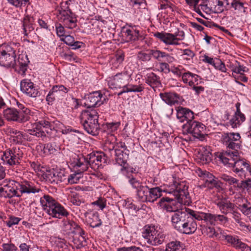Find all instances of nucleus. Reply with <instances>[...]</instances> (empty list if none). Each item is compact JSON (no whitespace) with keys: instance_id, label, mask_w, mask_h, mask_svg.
<instances>
[{"instance_id":"nucleus-3","label":"nucleus","mask_w":251,"mask_h":251,"mask_svg":"<svg viewBox=\"0 0 251 251\" xmlns=\"http://www.w3.org/2000/svg\"><path fill=\"white\" fill-rule=\"evenodd\" d=\"M17 105L19 111L12 108H8L3 111L5 118L9 121H16L19 123H24L28 121L30 119V110L20 102L17 101Z\"/></svg>"},{"instance_id":"nucleus-5","label":"nucleus","mask_w":251,"mask_h":251,"mask_svg":"<svg viewBox=\"0 0 251 251\" xmlns=\"http://www.w3.org/2000/svg\"><path fill=\"white\" fill-rule=\"evenodd\" d=\"M67 1L61 3V10L58 15L60 22L67 28H73L76 26V18L75 15L71 11Z\"/></svg>"},{"instance_id":"nucleus-31","label":"nucleus","mask_w":251,"mask_h":251,"mask_svg":"<svg viewBox=\"0 0 251 251\" xmlns=\"http://www.w3.org/2000/svg\"><path fill=\"white\" fill-rule=\"evenodd\" d=\"M160 96L165 103L170 105L178 104L182 100V98L178 94L171 92L161 93Z\"/></svg>"},{"instance_id":"nucleus-57","label":"nucleus","mask_w":251,"mask_h":251,"mask_svg":"<svg viewBox=\"0 0 251 251\" xmlns=\"http://www.w3.org/2000/svg\"><path fill=\"white\" fill-rule=\"evenodd\" d=\"M239 210L251 220V203L248 201Z\"/></svg>"},{"instance_id":"nucleus-30","label":"nucleus","mask_w":251,"mask_h":251,"mask_svg":"<svg viewBox=\"0 0 251 251\" xmlns=\"http://www.w3.org/2000/svg\"><path fill=\"white\" fill-rule=\"evenodd\" d=\"M52 217L61 219L63 217H67L69 212L60 203L57 202L48 213Z\"/></svg>"},{"instance_id":"nucleus-7","label":"nucleus","mask_w":251,"mask_h":251,"mask_svg":"<svg viewBox=\"0 0 251 251\" xmlns=\"http://www.w3.org/2000/svg\"><path fill=\"white\" fill-rule=\"evenodd\" d=\"M142 234L147 243L152 246L161 244L165 238V235L156 230L154 226H145Z\"/></svg>"},{"instance_id":"nucleus-16","label":"nucleus","mask_w":251,"mask_h":251,"mask_svg":"<svg viewBox=\"0 0 251 251\" xmlns=\"http://www.w3.org/2000/svg\"><path fill=\"white\" fill-rule=\"evenodd\" d=\"M129 77L130 75H128L126 72L118 73L110 78L108 80V85L111 89L126 87Z\"/></svg>"},{"instance_id":"nucleus-55","label":"nucleus","mask_w":251,"mask_h":251,"mask_svg":"<svg viewBox=\"0 0 251 251\" xmlns=\"http://www.w3.org/2000/svg\"><path fill=\"white\" fill-rule=\"evenodd\" d=\"M233 201L234 202L233 203L234 204V206L235 207L236 205L239 209L248 201V200L240 194H237L234 196Z\"/></svg>"},{"instance_id":"nucleus-15","label":"nucleus","mask_w":251,"mask_h":251,"mask_svg":"<svg viewBox=\"0 0 251 251\" xmlns=\"http://www.w3.org/2000/svg\"><path fill=\"white\" fill-rule=\"evenodd\" d=\"M190 216L188 213L187 208H185V210L181 209L180 211L174 213L171 217L173 227L179 232Z\"/></svg>"},{"instance_id":"nucleus-62","label":"nucleus","mask_w":251,"mask_h":251,"mask_svg":"<svg viewBox=\"0 0 251 251\" xmlns=\"http://www.w3.org/2000/svg\"><path fill=\"white\" fill-rule=\"evenodd\" d=\"M115 148V143L107 140L104 145V150L105 151H108L110 153V156L112 155V152H114Z\"/></svg>"},{"instance_id":"nucleus-53","label":"nucleus","mask_w":251,"mask_h":251,"mask_svg":"<svg viewBox=\"0 0 251 251\" xmlns=\"http://www.w3.org/2000/svg\"><path fill=\"white\" fill-rule=\"evenodd\" d=\"M158 204L161 209L165 210L167 212L175 213L174 208L173 209V207H172L168 200H167V198L161 199Z\"/></svg>"},{"instance_id":"nucleus-14","label":"nucleus","mask_w":251,"mask_h":251,"mask_svg":"<svg viewBox=\"0 0 251 251\" xmlns=\"http://www.w3.org/2000/svg\"><path fill=\"white\" fill-rule=\"evenodd\" d=\"M221 240H226L233 248L242 251H251V247L242 242L236 235H228L224 231Z\"/></svg>"},{"instance_id":"nucleus-45","label":"nucleus","mask_w":251,"mask_h":251,"mask_svg":"<svg viewBox=\"0 0 251 251\" xmlns=\"http://www.w3.org/2000/svg\"><path fill=\"white\" fill-rule=\"evenodd\" d=\"M18 62L19 65V73L22 75H25L27 70V66L29 62L27 55L25 54L19 55Z\"/></svg>"},{"instance_id":"nucleus-24","label":"nucleus","mask_w":251,"mask_h":251,"mask_svg":"<svg viewBox=\"0 0 251 251\" xmlns=\"http://www.w3.org/2000/svg\"><path fill=\"white\" fill-rule=\"evenodd\" d=\"M129 152V151L128 150H125V151H124L120 149H116L114 151L116 162L123 167L121 169L122 171L126 168L127 160L128 158Z\"/></svg>"},{"instance_id":"nucleus-32","label":"nucleus","mask_w":251,"mask_h":251,"mask_svg":"<svg viewBox=\"0 0 251 251\" xmlns=\"http://www.w3.org/2000/svg\"><path fill=\"white\" fill-rule=\"evenodd\" d=\"M223 214H214L208 213V218L207 223H209L211 225L215 226L216 225H225L228 222V218Z\"/></svg>"},{"instance_id":"nucleus-8","label":"nucleus","mask_w":251,"mask_h":251,"mask_svg":"<svg viewBox=\"0 0 251 251\" xmlns=\"http://www.w3.org/2000/svg\"><path fill=\"white\" fill-rule=\"evenodd\" d=\"M19 182L14 180H6L0 186V197L11 198L14 197H21L18 192Z\"/></svg>"},{"instance_id":"nucleus-11","label":"nucleus","mask_w":251,"mask_h":251,"mask_svg":"<svg viewBox=\"0 0 251 251\" xmlns=\"http://www.w3.org/2000/svg\"><path fill=\"white\" fill-rule=\"evenodd\" d=\"M241 136L238 133H224L222 136L223 144L227 149L238 151L240 148Z\"/></svg>"},{"instance_id":"nucleus-18","label":"nucleus","mask_w":251,"mask_h":251,"mask_svg":"<svg viewBox=\"0 0 251 251\" xmlns=\"http://www.w3.org/2000/svg\"><path fill=\"white\" fill-rule=\"evenodd\" d=\"M21 91L26 96L31 98H36L39 96V91L30 79H24L21 81Z\"/></svg>"},{"instance_id":"nucleus-50","label":"nucleus","mask_w":251,"mask_h":251,"mask_svg":"<svg viewBox=\"0 0 251 251\" xmlns=\"http://www.w3.org/2000/svg\"><path fill=\"white\" fill-rule=\"evenodd\" d=\"M152 50L149 49L146 51H140L137 54V59L141 62L145 63L149 62L151 60Z\"/></svg>"},{"instance_id":"nucleus-33","label":"nucleus","mask_w":251,"mask_h":251,"mask_svg":"<svg viewBox=\"0 0 251 251\" xmlns=\"http://www.w3.org/2000/svg\"><path fill=\"white\" fill-rule=\"evenodd\" d=\"M197 224L196 221L193 219V217L190 216L179 232L183 234H191L194 233L197 230Z\"/></svg>"},{"instance_id":"nucleus-28","label":"nucleus","mask_w":251,"mask_h":251,"mask_svg":"<svg viewBox=\"0 0 251 251\" xmlns=\"http://www.w3.org/2000/svg\"><path fill=\"white\" fill-rule=\"evenodd\" d=\"M18 187L19 194H21V196L24 193H36L40 191V189L36 187L32 182L28 181H23L21 183L19 182Z\"/></svg>"},{"instance_id":"nucleus-35","label":"nucleus","mask_w":251,"mask_h":251,"mask_svg":"<svg viewBox=\"0 0 251 251\" xmlns=\"http://www.w3.org/2000/svg\"><path fill=\"white\" fill-rule=\"evenodd\" d=\"M46 179L52 184H58L64 181V175L54 170L48 171L46 174Z\"/></svg>"},{"instance_id":"nucleus-51","label":"nucleus","mask_w":251,"mask_h":251,"mask_svg":"<svg viewBox=\"0 0 251 251\" xmlns=\"http://www.w3.org/2000/svg\"><path fill=\"white\" fill-rule=\"evenodd\" d=\"M165 251H185L184 247L179 241H172L168 244Z\"/></svg>"},{"instance_id":"nucleus-46","label":"nucleus","mask_w":251,"mask_h":251,"mask_svg":"<svg viewBox=\"0 0 251 251\" xmlns=\"http://www.w3.org/2000/svg\"><path fill=\"white\" fill-rule=\"evenodd\" d=\"M102 97V94L99 91H96L90 94L88 97L89 106L95 107L98 105H100L101 103V99Z\"/></svg>"},{"instance_id":"nucleus-19","label":"nucleus","mask_w":251,"mask_h":251,"mask_svg":"<svg viewBox=\"0 0 251 251\" xmlns=\"http://www.w3.org/2000/svg\"><path fill=\"white\" fill-rule=\"evenodd\" d=\"M89 156H84L82 154L77 155L74 160V169L77 174H80L87 171L89 167H91V163L89 161Z\"/></svg>"},{"instance_id":"nucleus-9","label":"nucleus","mask_w":251,"mask_h":251,"mask_svg":"<svg viewBox=\"0 0 251 251\" xmlns=\"http://www.w3.org/2000/svg\"><path fill=\"white\" fill-rule=\"evenodd\" d=\"M216 158L228 167H232L240 159L238 151H223L215 153Z\"/></svg>"},{"instance_id":"nucleus-44","label":"nucleus","mask_w":251,"mask_h":251,"mask_svg":"<svg viewBox=\"0 0 251 251\" xmlns=\"http://www.w3.org/2000/svg\"><path fill=\"white\" fill-rule=\"evenodd\" d=\"M146 82L153 88L161 85L160 77L153 73L147 74Z\"/></svg>"},{"instance_id":"nucleus-34","label":"nucleus","mask_w":251,"mask_h":251,"mask_svg":"<svg viewBox=\"0 0 251 251\" xmlns=\"http://www.w3.org/2000/svg\"><path fill=\"white\" fill-rule=\"evenodd\" d=\"M81 228L74 221L68 219L62 221V228L67 234H74L78 228Z\"/></svg>"},{"instance_id":"nucleus-17","label":"nucleus","mask_w":251,"mask_h":251,"mask_svg":"<svg viewBox=\"0 0 251 251\" xmlns=\"http://www.w3.org/2000/svg\"><path fill=\"white\" fill-rule=\"evenodd\" d=\"M129 182L132 186L136 189L137 196L139 199L142 201H146L148 200L149 188L147 186L143 185L142 183L133 177L129 179Z\"/></svg>"},{"instance_id":"nucleus-47","label":"nucleus","mask_w":251,"mask_h":251,"mask_svg":"<svg viewBox=\"0 0 251 251\" xmlns=\"http://www.w3.org/2000/svg\"><path fill=\"white\" fill-rule=\"evenodd\" d=\"M85 131L89 134L93 136L99 134L100 130V126L98 123H91L89 124H82Z\"/></svg>"},{"instance_id":"nucleus-1","label":"nucleus","mask_w":251,"mask_h":251,"mask_svg":"<svg viewBox=\"0 0 251 251\" xmlns=\"http://www.w3.org/2000/svg\"><path fill=\"white\" fill-rule=\"evenodd\" d=\"M188 187L185 181H180L179 180H174L172 184L166 189L165 191L172 194L175 196V200L167 198V200L174 208L175 213L180 211L181 204L185 205L189 201V194L188 191Z\"/></svg>"},{"instance_id":"nucleus-22","label":"nucleus","mask_w":251,"mask_h":251,"mask_svg":"<svg viewBox=\"0 0 251 251\" xmlns=\"http://www.w3.org/2000/svg\"><path fill=\"white\" fill-rule=\"evenodd\" d=\"M176 117L181 123L186 121V124H190L194 119L193 112L187 108L178 106L176 108Z\"/></svg>"},{"instance_id":"nucleus-20","label":"nucleus","mask_w":251,"mask_h":251,"mask_svg":"<svg viewBox=\"0 0 251 251\" xmlns=\"http://www.w3.org/2000/svg\"><path fill=\"white\" fill-rule=\"evenodd\" d=\"M233 0H210L211 9L216 13H221L231 8Z\"/></svg>"},{"instance_id":"nucleus-13","label":"nucleus","mask_w":251,"mask_h":251,"mask_svg":"<svg viewBox=\"0 0 251 251\" xmlns=\"http://www.w3.org/2000/svg\"><path fill=\"white\" fill-rule=\"evenodd\" d=\"M69 88L62 85L53 86L47 96L46 100L48 104L55 100H62L67 96Z\"/></svg>"},{"instance_id":"nucleus-61","label":"nucleus","mask_w":251,"mask_h":251,"mask_svg":"<svg viewBox=\"0 0 251 251\" xmlns=\"http://www.w3.org/2000/svg\"><path fill=\"white\" fill-rule=\"evenodd\" d=\"M92 204L96 205L99 209L103 210L106 207V200L104 198L100 197L97 201L92 202Z\"/></svg>"},{"instance_id":"nucleus-64","label":"nucleus","mask_w":251,"mask_h":251,"mask_svg":"<svg viewBox=\"0 0 251 251\" xmlns=\"http://www.w3.org/2000/svg\"><path fill=\"white\" fill-rule=\"evenodd\" d=\"M117 251H144V250L140 247L132 246L118 248Z\"/></svg>"},{"instance_id":"nucleus-29","label":"nucleus","mask_w":251,"mask_h":251,"mask_svg":"<svg viewBox=\"0 0 251 251\" xmlns=\"http://www.w3.org/2000/svg\"><path fill=\"white\" fill-rule=\"evenodd\" d=\"M154 36L159 39L166 45H178L179 44V43H177V39L175 38L174 34L172 33L157 32L154 33Z\"/></svg>"},{"instance_id":"nucleus-10","label":"nucleus","mask_w":251,"mask_h":251,"mask_svg":"<svg viewBox=\"0 0 251 251\" xmlns=\"http://www.w3.org/2000/svg\"><path fill=\"white\" fill-rule=\"evenodd\" d=\"M184 134L190 133L194 137L202 140L204 137L205 126L201 123L193 121L190 124H185L182 126Z\"/></svg>"},{"instance_id":"nucleus-21","label":"nucleus","mask_w":251,"mask_h":251,"mask_svg":"<svg viewBox=\"0 0 251 251\" xmlns=\"http://www.w3.org/2000/svg\"><path fill=\"white\" fill-rule=\"evenodd\" d=\"M232 168H233V171L242 179L245 178L246 177V172L244 169H246L251 176V165L245 159L240 158Z\"/></svg>"},{"instance_id":"nucleus-40","label":"nucleus","mask_w":251,"mask_h":251,"mask_svg":"<svg viewBox=\"0 0 251 251\" xmlns=\"http://www.w3.org/2000/svg\"><path fill=\"white\" fill-rule=\"evenodd\" d=\"M123 34V36L125 38V40L127 42L138 40L140 35L139 31L134 29L133 27L124 29Z\"/></svg>"},{"instance_id":"nucleus-42","label":"nucleus","mask_w":251,"mask_h":251,"mask_svg":"<svg viewBox=\"0 0 251 251\" xmlns=\"http://www.w3.org/2000/svg\"><path fill=\"white\" fill-rule=\"evenodd\" d=\"M247 5L243 0H233L231 8H233L238 14H245L247 10Z\"/></svg>"},{"instance_id":"nucleus-12","label":"nucleus","mask_w":251,"mask_h":251,"mask_svg":"<svg viewBox=\"0 0 251 251\" xmlns=\"http://www.w3.org/2000/svg\"><path fill=\"white\" fill-rule=\"evenodd\" d=\"M21 152L19 148L8 149L3 152L1 159L9 166L18 165L20 164V160L23 155Z\"/></svg>"},{"instance_id":"nucleus-27","label":"nucleus","mask_w":251,"mask_h":251,"mask_svg":"<svg viewBox=\"0 0 251 251\" xmlns=\"http://www.w3.org/2000/svg\"><path fill=\"white\" fill-rule=\"evenodd\" d=\"M84 216L87 223L93 228L99 227L102 224L97 212L89 210L84 213Z\"/></svg>"},{"instance_id":"nucleus-48","label":"nucleus","mask_w":251,"mask_h":251,"mask_svg":"<svg viewBox=\"0 0 251 251\" xmlns=\"http://www.w3.org/2000/svg\"><path fill=\"white\" fill-rule=\"evenodd\" d=\"M162 195V190L158 187L149 188V192L148 196V200L146 202H153Z\"/></svg>"},{"instance_id":"nucleus-63","label":"nucleus","mask_w":251,"mask_h":251,"mask_svg":"<svg viewBox=\"0 0 251 251\" xmlns=\"http://www.w3.org/2000/svg\"><path fill=\"white\" fill-rule=\"evenodd\" d=\"M1 247L2 251H17L18 250L17 247L11 243H3Z\"/></svg>"},{"instance_id":"nucleus-60","label":"nucleus","mask_w":251,"mask_h":251,"mask_svg":"<svg viewBox=\"0 0 251 251\" xmlns=\"http://www.w3.org/2000/svg\"><path fill=\"white\" fill-rule=\"evenodd\" d=\"M213 66L216 70H218L223 73L226 72V68L224 63L219 59L215 58V62L214 63Z\"/></svg>"},{"instance_id":"nucleus-23","label":"nucleus","mask_w":251,"mask_h":251,"mask_svg":"<svg viewBox=\"0 0 251 251\" xmlns=\"http://www.w3.org/2000/svg\"><path fill=\"white\" fill-rule=\"evenodd\" d=\"M99 113L96 109H89L83 110L80 116L82 124L91 123H98Z\"/></svg>"},{"instance_id":"nucleus-4","label":"nucleus","mask_w":251,"mask_h":251,"mask_svg":"<svg viewBox=\"0 0 251 251\" xmlns=\"http://www.w3.org/2000/svg\"><path fill=\"white\" fill-rule=\"evenodd\" d=\"M215 204L222 214L226 215L231 214L232 218L236 222L240 223L241 226H244L248 228L249 226L244 225V223L240 221L241 214L236 210L234 204L226 199L218 200L215 201Z\"/></svg>"},{"instance_id":"nucleus-6","label":"nucleus","mask_w":251,"mask_h":251,"mask_svg":"<svg viewBox=\"0 0 251 251\" xmlns=\"http://www.w3.org/2000/svg\"><path fill=\"white\" fill-rule=\"evenodd\" d=\"M15 50L10 45H3L0 50V65L14 68L16 65Z\"/></svg>"},{"instance_id":"nucleus-25","label":"nucleus","mask_w":251,"mask_h":251,"mask_svg":"<svg viewBox=\"0 0 251 251\" xmlns=\"http://www.w3.org/2000/svg\"><path fill=\"white\" fill-rule=\"evenodd\" d=\"M85 234V231L82 228H78V230L77 229L74 234L73 242L76 249H80L87 245Z\"/></svg>"},{"instance_id":"nucleus-39","label":"nucleus","mask_w":251,"mask_h":251,"mask_svg":"<svg viewBox=\"0 0 251 251\" xmlns=\"http://www.w3.org/2000/svg\"><path fill=\"white\" fill-rule=\"evenodd\" d=\"M57 202L54 199L49 195H45L40 199V203L43 209L47 213H49V211H50Z\"/></svg>"},{"instance_id":"nucleus-38","label":"nucleus","mask_w":251,"mask_h":251,"mask_svg":"<svg viewBox=\"0 0 251 251\" xmlns=\"http://www.w3.org/2000/svg\"><path fill=\"white\" fill-rule=\"evenodd\" d=\"M22 22L24 34L25 36H27L34 29V19L33 17L26 15L24 18Z\"/></svg>"},{"instance_id":"nucleus-43","label":"nucleus","mask_w":251,"mask_h":251,"mask_svg":"<svg viewBox=\"0 0 251 251\" xmlns=\"http://www.w3.org/2000/svg\"><path fill=\"white\" fill-rule=\"evenodd\" d=\"M60 147L57 146L55 143L51 142L45 144L44 145L43 151L44 153L47 155L56 154L59 152Z\"/></svg>"},{"instance_id":"nucleus-56","label":"nucleus","mask_w":251,"mask_h":251,"mask_svg":"<svg viewBox=\"0 0 251 251\" xmlns=\"http://www.w3.org/2000/svg\"><path fill=\"white\" fill-rule=\"evenodd\" d=\"M195 56V53L189 49L183 50V53L181 55V60L184 64L188 63Z\"/></svg>"},{"instance_id":"nucleus-37","label":"nucleus","mask_w":251,"mask_h":251,"mask_svg":"<svg viewBox=\"0 0 251 251\" xmlns=\"http://www.w3.org/2000/svg\"><path fill=\"white\" fill-rule=\"evenodd\" d=\"M224 231L220 228H218L216 230L214 227L210 226H206L202 230L203 234H205L209 238H216L220 240Z\"/></svg>"},{"instance_id":"nucleus-58","label":"nucleus","mask_w":251,"mask_h":251,"mask_svg":"<svg viewBox=\"0 0 251 251\" xmlns=\"http://www.w3.org/2000/svg\"><path fill=\"white\" fill-rule=\"evenodd\" d=\"M237 187L242 190H250L251 189V179L248 178L246 180H242L240 183L238 182Z\"/></svg>"},{"instance_id":"nucleus-2","label":"nucleus","mask_w":251,"mask_h":251,"mask_svg":"<svg viewBox=\"0 0 251 251\" xmlns=\"http://www.w3.org/2000/svg\"><path fill=\"white\" fill-rule=\"evenodd\" d=\"M61 125L57 120L51 121L49 119H43L37 122L36 127L29 130V132L31 135L41 138L46 142L56 135Z\"/></svg>"},{"instance_id":"nucleus-54","label":"nucleus","mask_w":251,"mask_h":251,"mask_svg":"<svg viewBox=\"0 0 251 251\" xmlns=\"http://www.w3.org/2000/svg\"><path fill=\"white\" fill-rule=\"evenodd\" d=\"M196 172L198 176L202 178L203 182H206L207 180L211 179V178H214L215 176L206 170H202L200 168H198Z\"/></svg>"},{"instance_id":"nucleus-26","label":"nucleus","mask_w":251,"mask_h":251,"mask_svg":"<svg viewBox=\"0 0 251 251\" xmlns=\"http://www.w3.org/2000/svg\"><path fill=\"white\" fill-rule=\"evenodd\" d=\"M151 50L152 57L159 63L163 61H167L168 63H173L176 60L175 57L169 53L156 49Z\"/></svg>"},{"instance_id":"nucleus-52","label":"nucleus","mask_w":251,"mask_h":251,"mask_svg":"<svg viewBox=\"0 0 251 251\" xmlns=\"http://www.w3.org/2000/svg\"><path fill=\"white\" fill-rule=\"evenodd\" d=\"M245 120V116L241 112H235L234 117L230 120V123L232 127H236L237 125Z\"/></svg>"},{"instance_id":"nucleus-59","label":"nucleus","mask_w":251,"mask_h":251,"mask_svg":"<svg viewBox=\"0 0 251 251\" xmlns=\"http://www.w3.org/2000/svg\"><path fill=\"white\" fill-rule=\"evenodd\" d=\"M126 87L127 89L126 91H128V92H141L144 89V87L141 85H135L129 84L128 83Z\"/></svg>"},{"instance_id":"nucleus-36","label":"nucleus","mask_w":251,"mask_h":251,"mask_svg":"<svg viewBox=\"0 0 251 251\" xmlns=\"http://www.w3.org/2000/svg\"><path fill=\"white\" fill-rule=\"evenodd\" d=\"M106 155H107V154H105L104 153H97V154H88L89 160L91 163V168L93 169L98 168L100 165V163L101 162H105L106 160Z\"/></svg>"},{"instance_id":"nucleus-41","label":"nucleus","mask_w":251,"mask_h":251,"mask_svg":"<svg viewBox=\"0 0 251 251\" xmlns=\"http://www.w3.org/2000/svg\"><path fill=\"white\" fill-rule=\"evenodd\" d=\"M221 182L215 176L211 179L207 180L206 182H203L202 184L198 186V187L200 189L203 188H207L209 189H212L215 188L219 189L221 188Z\"/></svg>"},{"instance_id":"nucleus-49","label":"nucleus","mask_w":251,"mask_h":251,"mask_svg":"<svg viewBox=\"0 0 251 251\" xmlns=\"http://www.w3.org/2000/svg\"><path fill=\"white\" fill-rule=\"evenodd\" d=\"M188 214L193 218V219L201 221L204 220L205 222H207L208 213L200 212L194 211L188 208H187Z\"/></svg>"}]
</instances>
